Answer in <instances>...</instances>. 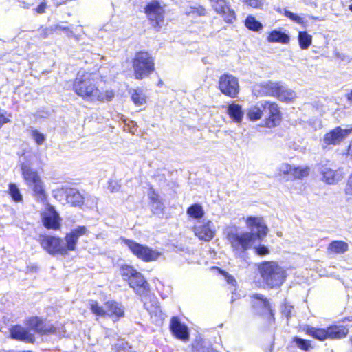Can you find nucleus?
Returning <instances> with one entry per match:
<instances>
[{"label":"nucleus","instance_id":"3","mask_svg":"<svg viewBox=\"0 0 352 352\" xmlns=\"http://www.w3.org/2000/svg\"><path fill=\"white\" fill-rule=\"evenodd\" d=\"M263 282L270 288L282 285L286 278V272L275 261H263L258 265Z\"/></svg>","mask_w":352,"mask_h":352},{"label":"nucleus","instance_id":"57","mask_svg":"<svg viewBox=\"0 0 352 352\" xmlns=\"http://www.w3.org/2000/svg\"><path fill=\"white\" fill-rule=\"evenodd\" d=\"M112 96H113V94H111V95H110V94H109V93L107 92V100H111V98H112Z\"/></svg>","mask_w":352,"mask_h":352},{"label":"nucleus","instance_id":"43","mask_svg":"<svg viewBox=\"0 0 352 352\" xmlns=\"http://www.w3.org/2000/svg\"><path fill=\"white\" fill-rule=\"evenodd\" d=\"M197 352H217L210 344H206L204 341H199L194 346Z\"/></svg>","mask_w":352,"mask_h":352},{"label":"nucleus","instance_id":"19","mask_svg":"<svg viewBox=\"0 0 352 352\" xmlns=\"http://www.w3.org/2000/svg\"><path fill=\"white\" fill-rule=\"evenodd\" d=\"M141 300L144 304V308L149 314L157 317H162V311L159 304L158 299L156 296L151 294L148 292L147 294L140 295Z\"/></svg>","mask_w":352,"mask_h":352},{"label":"nucleus","instance_id":"53","mask_svg":"<svg viewBox=\"0 0 352 352\" xmlns=\"http://www.w3.org/2000/svg\"><path fill=\"white\" fill-rule=\"evenodd\" d=\"M108 188L112 192H118L120 189V185L116 181H111L109 183Z\"/></svg>","mask_w":352,"mask_h":352},{"label":"nucleus","instance_id":"10","mask_svg":"<svg viewBox=\"0 0 352 352\" xmlns=\"http://www.w3.org/2000/svg\"><path fill=\"white\" fill-rule=\"evenodd\" d=\"M218 88L223 94L235 98L239 93V79L229 73H224L219 77Z\"/></svg>","mask_w":352,"mask_h":352},{"label":"nucleus","instance_id":"11","mask_svg":"<svg viewBox=\"0 0 352 352\" xmlns=\"http://www.w3.org/2000/svg\"><path fill=\"white\" fill-rule=\"evenodd\" d=\"M38 241L43 250L50 255L60 254L61 256H65L63 240L61 238L46 234L40 235Z\"/></svg>","mask_w":352,"mask_h":352},{"label":"nucleus","instance_id":"4","mask_svg":"<svg viewBox=\"0 0 352 352\" xmlns=\"http://www.w3.org/2000/svg\"><path fill=\"white\" fill-rule=\"evenodd\" d=\"M302 331L314 339L322 342L327 339H342L345 338L349 333V329L344 325H331L327 328L305 325L302 327Z\"/></svg>","mask_w":352,"mask_h":352},{"label":"nucleus","instance_id":"59","mask_svg":"<svg viewBox=\"0 0 352 352\" xmlns=\"http://www.w3.org/2000/svg\"><path fill=\"white\" fill-rule=\"evenodd\" d=\"M235 300L236 298H234V296H232L231 298V302L232 303Z\"/></svg>","mask_w":352,"mask_h":352},{"label":"nucleus","instance_id":"12","mask_svg":"<svg viewBox=\"0 0 352 352\" xmlns=\"http://www.w3.org/2000/svg\"><path fill=\"white\" fill-rule=\"evenodd\" d=\"M144 11L153 27L159 31L162 27L161 23L164 21V13L160 3L155 0L148 3Z\"/></svg>","mask_w":352,"mask_h":352},{"label":"nucleus","instance_id":"45","mask_svg":"<svg viewBox=\"0 0 352 352\" xmlns=\"http://www.w3.org/2000/svg\"><path fill=\"white\" fill-rule=\"evenodd\" d=\"M221 14L224 17V20L227 23H232L233 21L236 19L235 13L233 10H232L228 6V9L226 10V13H219Z\"/></svg>","mask_w":352,"mask_h":352},{"label":"nucleus","instance_id":"38","mask_svg":"<svg viewBox=\"0 0 352 352\" xmlns=\"http://www.w3.org/2000/svg\"><path fill=\"white\" fill-rule=\"evenodd\" d=\"M186 14L188 16H202L206 14V10L201 5H196L195 6H190L189 9L186 11Z\"/></svg>","mask_w":352,"mask_h":352},{"label":"nucleus","instance_id":"37","mask_svg":"<svg viewBox=\"0 0 352 352\" xmlns=\"http://www.w3.org/2000/svg\"><path fill=\"white\" fill-rule=\"evenodd\" d=\"M151 210L155 215L160 218H163L165 213V206L162 200L159 201L153 202L151 204Z\"/></svg>","mask_w":352,"mask_h":352},{"label":"nucleus","instance_id":"25","mask_svg":"<svg viewBox=\"0 0 352 352\" xmlns=\"http://www.w3.org/2000/svg\"><path fill=\"white\" fill-rule=\"evenodd\" d=\"M65 197L67 203L73 206L80 207L84 204V197L76 188H68L65 190Z\"/></svg>","mask_w":352,"mask_h":352},{"label":"nucleus","instance_id":"14","mask_svg":"<svg viewBox=\"0 0 352 352\" xmlns=\"http://www.w3.org/2000/svg\"><path fill=\"white\" fill-rule=\"evenodd\" d=\"M195 234L204 241H210L215 234L214 226L210 220L199 221L193 227Z\"/></svg>","mask_w":352,"mask_h":352},{"label":"nucleus","instance_id":"39","mask_svg":"<svg viewBox=\"0 0 352 352\" xmlns=\"http://www.w3.org/2000/svg\"><path fill=\"white\" fill-rule=\"evenodd\" d=\"M131 100L136 106H141L146 102V97L140 89H134L131 94Z\"/></svg>","mask_w":352,"mask_h":352},{"label":"nucleus","instance_id":"24","mask_svg":"<svg viewBox=\"0 0 352 352\" xmlns=\"http://www.w3.org/2000/svg\"><path fill=\"white\" fill-rule=\"evenodd\" d=\"M106 316L112 318L113 322L118 321L124 316V308L121 303L114 300H109L104 303Z\"/></svg>","mask_w":352,"mask_h":352},{"label":"nucleus","instance_id":"41","mask_svg":"<svg viewBox=\"0 0 352 352\" xmlns=\"http://www.w3.org/2000/svg\"><path fill=\"white\" fill-rule=\"evenodd\" d=\"M90 309L92 313L98 316H106V309L99 305L98 302L96 300L89 301Z\"/></svg>","mask_w":352,"mask_h":352},{"label":"nucleus","instance_id":"26","mask_svg":"<svg viewBox=\"0 0 352 352\" xmlns=\"http://www.w3.org/2000/svg\"><path fill=\"white\" fill-rule=\"evenodd\" d=\"M227 113L232 120L236 124L241 123L244 116V111L242 109V107L234 102L228 105Z\"/></svg>","mask_w":352,"mask_h":352},{"label":"nucleus","instance_id":"44","mask_svg":"<svg viewBox=\"0 0 352 352\" xmlns=\"http://www.w3.org/2000/svg\"><path fill=\"white\" fill-rule=\"evenodd\" d=\"M294 310V307L287 302H285L281 307V313L283 316H285L287 320H289L292 316V312Z\"/></svg>","mask_w":352,"mask_h":352},{"label":"nucleus","instance_id":"33","mask_svg":"<svg viewBox=\"0 0 352 352\" xmlns=\"http://www.w3.org/2000/svg\"><path fill=\"white\" fill-rule=\"evenodd\" d=\"M293 342L295 343L296 346L305 351H309L310 349L314 348L311 342L309 340L302 338L298 336L293 338Z\"/></svg>","mask_w":352,"mask_h":352},{"label":"nucleus","instance_id":"47","mask_svg":"<svg viewBox=\"0 0 352 352\" xmlns=\"http://www.w3.org/2000/svg\"><path fill=\"white\" fill-rule=\"evenodd\" d=\"M254 252L259 256H265L270 253V250L268 247L265 245H259L258 246H255L254 248Z\"/></svg>","mask_w":352,"mask_h":352},{"label":"nucleus","instance_id":"9","mask_svg":"<svg viewBox=\"0 0 352 352\" xmlns=\"http://www.w3.org/2000/svg\"><path fill=\"white\" fill-rule=\"evenodd\" d=\"M120 240L129 249L131 253L139 259L145 262L156 261L161 256V253L157 250L140 244L132 239L122 237Z\"/></svg>","mask_w":352,"mask_h":352},{"label":"nucleus","instance_id":"28","mask_svg":"<svg viewBox=\"0 0 352 352\" xmlns=\"http://www.w3.org/2000/svg\"><path fill=\"white\" fill-rule=\"evenodd\" d=\"M186 214L192 219L200 221L204 216V210L202 206L195 203L190 206L186 210Z\"/></svg>","mask_w":352,"mask_h":352},{"label":"nucleus","instance_id":"35","mask_svg":"<svg viewBox=\"0 0 352 352\" xmlns=\"http://www.w3.org/2000/svg\"><path fill=\"white\" fill-rule=\"evenodd\" d=\"M309 168H301L299 166H293L292 168V173L290 176V179H302L309 175Z\"/></svg>","mask_w":352,"mask_h":352},{"label":"nucleus","instance_id":"2","mask_svg":"<svg viewBox=\"0 0 352 352\" xmlns=\"http://www.w3.org/2000/svg\"><path fill=\"white\" fill-rule=\"evenodd\" d=\"M73 90L83 99L90 101H102L104 98L103 94L98 89L95 80L91 74H80L78 72L73 83Z\"/></svg>","mask_w":352,"mask_h":352},{"label":"nucleus","instance_id":"32","mask_svg":"<svg viewBox=\"0 0 352 352\" xmlns=\"http://www.w3.org/2000/svg\"><path fill=\"white\" fill-rule=\"evenodd\" d=\"M212 8L217 13H226L228 9L229 3L227 0H209Z\"/></svg>","mask_w":352,"mask_h":352},{"label":"nucleus","instance_id":"52","mask_svg":"<svg viewBox=\"0 0 352 352\" xmlns=\"http://www.w3.org/2000/svg\"><path fill=\"white\" fill-rule=\"evenodd\" d=\"M6 114L5 110L0 109V129L3 124L10 122V119L6 116Z\"/></svg>","mask_w":352,"mask_h":352},{"label":"nucleus","instance_id":"49","mask_svg":"<svg viewBox=\"0 0 352 352\" xmlns=\"http://www.w3.org/2000/svg\"><path fill=\"white\" fill-rule=\"evenodd\" d=\"M345 194L352 199V173L348 178L346 187L344 188Z\"/></svg>","mask_w":352,"mask_h":352},{"label":"nucleus","instance_id":"34","mask_svg":"<svg viewBox=\"0 0 352 352\" xmlns=\"http://www.w3.org/2000/svg\"><path fill=\"white\" fill-rule=\"evenodd\" d=\"M245 25L249 30L256 32H258L263 28L262 23L252 15H249L246 18Z\"/></svg>","mask_w":352,"mask_h":352},{"label":"nucleus","instance_id":"42","mask_svg":"<svg viewBox=\"0 0 352 352\" xmlns=\"http://www.w3.org/2000/svg\"><path fill=\"white\" fill-rule=\"evenodd\" d=\"M57 30L63 31L68 37H74L76 40L79 39V36L76 35L74 32L71 30L70 28L67 26L58 24L51 28V31Z\"/></svg>","mask_w":352,"mask_h":352},{"label":"nucleus","instance_id":"23","mask_svg":"<svg viewBox=\"0 0 352 352\" xmlns=\"http://www.w3.org/2000/svg\"><path fill=\"white\" fill-rule=\"evenodd\" d=\"M170 329L171 333L177 338L182 340H187L189 338V333L188 327L182 324L179 318L177 316H173L170 322Z\"/></svg>","mask_w":352,"mask_h":352},{"label":"nucleus","instance_id":"22","mask_svg":"<svg viewBox=\"0 0 352 352\" xmlns=\"http://www.w3.org/2000/svg\"><path fill=\"white\" fill-rule=\"evenodd\" d=\"M319 171L323 180L328 184H335L343 178V172L340 169H333L327 165H321Z\"/></svg>","mask_w":352,"mask_h":352},{"label":"nucleus","instance_id":"40","mask_svg":"<svg viewBox=\"0 0 352 352\" xmlns=\"http://www.w3.org/2000/svg\"><path fill=\"white\" fill-rule=\"evenodd\" d=\"M30 131L31 137L34 139L35 142L38 145H41L46 140V136L45 134L41 133L37 129L33 127H30L28 129Z\"/></svg>","mask_w":352,"mask_h":352},{"label":"nucleus","instance_id":"51","mask_svg":"<svg viewBox=\"0 0 352 352\" xmlns=\"http://www.w3.org/2000/svg\"><path fill=\"white\" fill-rule=\"evenodd\" d=\"M248 6L254 8H262L264 5L263 0H248Z\"/></svg>","mask_w":352,"mask_h":352},{"label":"nucleus","instance_id":"30","mask_svg":"<svg viewBox=\"0 0 352 352\" xmlns=\"http://www.w3.org/2000/svg\"><path fill=\"white\" fill-rule=\"evenodd\" d=\"M348 250V243L342 241H333L329 243L328 247V250L335 254H344Z\"/></svg>","mask_w":352,"mask_h":352},{"label":"nucleus","instance_id":"46","mask_svg":"<svg viewBox=\"0 0 352 352\" xmlns=\"http://www.w3.org/2000/svg\"><path fill=\"white\" fill-rule=\"evenodd\" d=\"M284 14L285 16H287V18L290 19L291 20L296 23H298L299 24H302L304 23V20L301 16H298L296 14H294V12L289 10H285Z\"/></svg>","mask_w":352,"mask_h":352},{"label":"nucleus","instance_id":"8","mask_svg":"<svg viewBox=\"0 0 352 352\" xmlns=\"http://www.w3.org/2000/svg\"><path fill=\"white\" fill-rule=\"evenodd\" d=\"M21 169L24 180L32 189L36 199L40 201H44L46 199L45 190L37 171L24 163L21 164Z\"/></svg>","mask_w":352,"mask_h":352},{"label":"nucleus","instance_id":"62","mask_svg":"<svg viewBox=\"0 0 352 352\" xmlns=\"http://www.w3.org/2000/svg\"><path fill=\"white\" fill-rule=\"evenodd\" d=\"M202 61H204L206 63V60L202 59Z\"/></svg>","mask_w":352,"mask_h":352},{"label":"nucleus","instance_id":"54","mask_svg":"<svg viewBox=\"0 0 352 352\" xmlns=\"http://www.w3.org/2000/svg\"><path fill=\"white\" fill-rule=\"evenodd\" d=\"M46 6V3L45 2H42L36 7V10L38 14H43L45 12Z\"/></svg>","mask_w":352,"mask_h":352},{"label":"nucleus","instance_id":"50","mask_svg":"<svg viewBox=\"0 0 352 352\" xmlns=\"http://www.w3.org/2000/svg\"><path fill=\"white\" fill-rule=\"evenodd\" d=\"M148 195L150 199V204H153V202L160 201L159 195L154 190L153 188H150V191Z\"/></svg>","mask_w":352,"mask_h":352},{"label":"nucleus","instance_id":"13","mask_svg":"<svg viewBox=\"0 0 352 352\" xmlns=\"http://www.w3.org/2000/svg\"><path fill=\"white\" fill-rule=\"evenodd\" d=\"M352 129H342L337 126L327 133L321 143L322 148L325 149L329 145H338L342 142L351 133Z\"/></svg>","mask_w":352,"mask_h":352},{"label":"nucleus","instance_id":"61","mask_svg":"<svg viewBox=\"0 0 352 352\" xmlns=\"http://www.w3.org/2000/svg\"><path fill=\"white\" fill-rule=\"evenodd\" d=\"M202 61H204L206 63V60L202 59Z\"/></svg>","mask_w":352,"mask_h":352},{"label":"nucleus","instance_id":"5","mask_svg":"<svg viewBox=\"0 0 352 352\" xmlns=\"http://www.w3.org/2000/svg\"><path fill=\"white\" fill-rule=\"evenodd\" d=\"M120 271L123 280L128 282L129 286L133 289L136 294L140 296L149 292V284L144 276L133 266L123 265L120 267Z\"/></svg>","mask_w":352,"mask_h":352},{"label":"nucleus","instance_id":"58","mask_svg":"<svg viewBox=\"0 0 352 352\" xmlns=\"http://www.w3.org/2000/svg\"><path fill=\"white\" fill-rule=\"evenodd\" d=\"M243 3L248 4L249 1L248 0H241Z\"/></svg>","mask_w":352,"mask_h":352},{"label":"nucleus","instance_id":"29","mask_svg":"<svg viewBox=\"0 0 352 352\" xmlns=\"http://www.w3.org/2000/svg\"><path fill=\"white\" fill-rule=\"evenodd\" d=\"M264 109V102H258L250 108L248 117L252 121L258 120L265 114Z\"/></svg>","mask_w":352,"mask_h":352},{"label":"nucleus","instance_id":"36","mask_svg":"<svg viewBox=\"0 0 352 352\" xmlns=\"http://www.w3.org/2000/svg\"><path fill=\"white\" fill-rule=\"evenodd\" d=\"M8 192L14 201L21 202L23 201V196L16 184L11 183L9 184Z\"/></svg>","mask_w":352,"mask_h":352},{"label":"nucleus","instance_id":"60","mask_svg":"<svg viewBox=\"0 0 352 352\" xmlns=\"http://www.w3.org/2000/svg\"><path fill=\"white\" fill-rule=\"evenodd\" d=\"M349 9L352 12V3L349 6Z\"/></svg>","mask_w":352,"mask_h":352},{"label":"nucleus","instance_id":"21","mask_svg":"<svg viewBox=\"0 0 352 352\" xmlns=\"http://www.w3.org/2000/svg\"><path fill=\"white\" fill-rule=\"evenodd\" d=\"M10 333L11 338L16 340L28 343H34L35 341L34 335L28 329L19 324L12 326Z\"/></svg>","mask_w":352,"mask_h":352},{"label":"nucleus","instance_id":"18","mask_svg":"<svg viewBox=\"0 0 352 352\" xmlns=\"http://www.w3.org/2000/svg\"><path fill=\"white\" fill-rule=\"evenodd\" d=\"M264 107V113L267 116L265 120V126L269 128L277 126L281 120L280 111L278 104L265 101Z\"/></svg>","mask_w":352,"mask_h":352},{"label":"nucleus","instance_id":"17","mask_svg":"<svg viewBox=\"0 0 352 352\" xmlns=\"http://www.w3.org/2000/svg\"><path fill=\"white\" fill-rule=\"evenodd\" d=\"M87 229L85 226H78L76 229L72 230L67 233L63 241V248L65 251V256L68 254L69 251H74L80 236L87 234Z\"/></svg>","mask_w":352,"mask_h":352},{"label":"nucleus","instance_id":"55","mask_svg":"<svg viewBox=\"0 0 352 352\" xmlns=\"http://www.w3.org/2000/svg\"><path fill=\"white\" fill-rule=\"evenodd\" d=\"M226 278L227 283L232 285H234V284L236 283L235 278L232 276L228 274V273H226Z\"/></svg>","mask_w":352,"mask_h":352},{"label":"nucleus","instance_id":"6","mask_svg":"<svg viewBox=\"0 0 352 352\" xmlns=\"http://www.w3.org/2000/svg\"><path fill=\"white\" fill-rule=\"evenodd\" d=\"M132 63L134 77L137 80L148 77L155 71V59L148 52H136Z\"/></svg>","mask_w":352,"mask_h":352},{"label":"nucleus","instance_id":"15","mask_svg":"<svg viewBox=\"0 0 352 352\" xmlns=\"http://www.w3.org/2000/svg\"><path fill=\"white\" fill-rule=\"evenodd\" d=\"M28 329L41 335L54 334L56 328L52 324L45 322L38 316L29 318L27 321Z\"/></svg>","mask_w":352,"mask_h":352},{"label":"nucleus","instance_id":"56","mask_svg":"<svg viewBox=\"0 0 352 352\" xmlns=\"http://www.w3.org/2000/svg\"><path fill=\"white\" fill-rule=\"evenodd\" d=\"M346 99L351 102L352 103V89L351 90V91L346 94Z\"/></svg>","mask_w":352,"mask_h":352},{"label":"nucleus","instance_id":"7","mask_svg":"<svg viewBox=\"0 0 352 352\" xmlns=\"http://www.w3.org/2000/svg\"><path fill=\"white\" fill-rule=\"evenodd\" d=\"M260 87L263 94L275 96L282 102H288L296 98V93L281 82H264L261 83Z\"/></svg>","mask_w":352,"mask_h":352},{"label":"nucleus","instance_id":"20","mask_svg":"<svg viewBox=\"0 0 352 352\" xmlns=\"http://www.w3.org/2000/svg\"><path fill=\"white\" fill-rule=\"evenodd\" d=\"M42 222L47 229L57 230L60 228V218L52 206H50L47 212L42 214Z\"/></svg>","mask_w":352,"mask_h":352},{"label":"nucleus","instance_id":"31","mask_svg":"<svg viewBox=\"0 0 352 352\" xmlns=\"http://www.w3.org/2000/svg\"><path fill=\"white\" fill-rule=\"evenodd\" d=\"M299 46L302 50H307L312 43V36L307 31H300L298 35Z\"/></svg>","mask_w":352,"mask_h":352},{"label":"nucleus","instance_id":"27","mask_svg":"<svg viewBox=\"0 0 352 352\" xmlns=\"http://www.w3.org/2000/svg\"><path fill=\"white\" fill-rule=\"evenodd\" d=\"M267 41L270 43H281L286 44L289 41V36L287 34L281 30H274L267 36Z\"/></svg>","mask_w":352,"mask_h":352},{"label":"nucleus","instance_id":"48","mask_svg":"<svg viewBox=\"0 0 352 352\" xmlns=\"http://www.w3.org/2000/svg\"><path fill=\"white\" fill-rule=\"evenodd\" d=\"M292 166L288 164H283L279 168L280 174H283L289 176L290 179L292 173Z\"/></svg>","mask_w":352,"mask_h":352},{"label":"nucleus","instance_id":"16","mask_svg":"<svg viewBox=\"0 0 352 352\" xmlns=\"http://www.w3.org/2000/svg\"><path fill=\"white\" fill-rule=\"evenodd\" d=\"M251 305L254 312L258 315L269 314L273 315L269 300L261 294L255 293L251 296Z\"/></svg>","mask_w":352,"mask_h":352},{"label":"nucleus","instance_id":"1","mask_svg":"<svg viewBox=\"0 0 352 352\" xmlns=\"http://www.w3.org/2000/svg\"><path fill=\"white\" fill-rule=\"evenodd\" d=\"M246 223L250 232H239L236 228L230 229L227 232V239L233 252L239 256H242L246 250L252 248L256 239H262L268 232L262 218L249 217Z\"/></svg>","mask_w":352,"mask_h":352}]
</instances>
